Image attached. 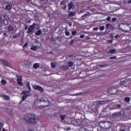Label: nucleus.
I'll return each instance as SVG.
<instances>
[{
    "label": "nucleus",
    "instance_id": "4d7b16f0",
    "mask_svg": "<svg viewBox=\"0 0 131 131\" xmlns=\"http://www.w3.org/2000/svg\"><path fill=\"white\" fill-rule=\"evenodd\" d=\"M27 29H28V26H26L25 27V30H27Z\"/></svg>",
    "mask_w": 131,
    "mask_h": 131
},
{
    "label": "nucleus",
    "instance_id": "7ed1b4c3",
    "mask_svg": "<svg viewBox=\"0 0 131 131\" xmlns=\"http://www.w3.org/2000/svg\"><path fill=\"white\" fill-rule=\"evenodd\" d=\"M99 125L101 128H104L105 129H108L112 126V123L110 122H100L99 123Z\"/></svg>",
    "mask_w": 131,
    "mask_h": 131
},
{
    "label": "nucleus",
    "instance_id": "f3484780",
    "mask_svg": "<svg viewBox=\"0 0 131 131\" xmlns=\"http://www.w3.org/2000/svg\"><path fill=\"white\" fill-rule=\"evenodd\" d=\"M78 38L77 37H75L74 39H72L70 41V45L71 46L73 43H74L75 41H77Z\"/></svg>",
    "mask_w": 131,
    "mask_h": 131
},
{
    "label": "nucleus",
    "instance_id": "a211bd4d",
    "mask_svg": "<svg viewBox=\"0 0 131 131\" xmlns=\"http://www.w3.org/2000/svg\"><path fill=\"white\" fill-rule=\"evenodd\" d=\"M21 95H24V96L27 95V96L28 97V96H29V92H28V91L24 90L21 93Z\"/></svg>",
    "mask_w": 131,
    "mask_h": 131
},
{
    "label": "nucleus",
    "instance_id": "0eeeda50",
    "mask_svg": "<svg viewBox=\"0 0 131 131\" xmlns=\"http://www.w3.org/2000/svg\"><path fill=\"white\" fill-rule=\"evenodd\" d=\"M33 90H35V91H39L40 93H42V92L45 91V89H43V88L41 87V86L39 85H33Z\"/></svg>",
    "mask_w": 131,
    "mask_h": 131
},
{
    "label": "nucleus",
    "instance_id": "e433bc0d",
    "mask_svg": "<svg viewBox=\"0 0 131 131\" xmlns=\"http://www.w3.org/2000/svg\"><path fill=\"white\" fill-rule=\"evenodd\" d=\"M4 37L3 38H6V37H8L9 35H8V33L4 32L3 34Z\"/></svg>",
    "mask_w": 131,
    "mask_h": 131
},
{
    "label": "nucleus",
    "instance_id": "bb28decb",
    "mask_svg": "<svg viewBox=\"0 0 131 131\" xmlns=\"http://www.w3.org/2000/svg\"><path fill=\"white\" fill-rule=\"evenodd\" d=\"M20 35H21V33L18 32L16 35H13L12 37L13 38H17L19 37Z\"/></svg>",
    "mask_w": 131,
    "mask_h": 131
},
{
    "label": "nucleus",
    "instance_id": "7c9ffc66",
    "mask_svg": "<svg viewBox=\"0 0 131 131\" xmlns=\"http://www.w3.org/2000/svg\"><path fill=\"white\" fill-rule=\"evenodd\" d=\"M1 83L3 84V85H6V84L7 83V81L5 79H2L1 80Z\"/></svg>",
    "mask_w": 131,
    "mask_h": 131
},
{
    "label": "nucleus",
    "instance_id": "2eb2a0df",
    "mask_svg": "<svg viewBox=\"0 0 131 131\" xmlns=\"http://www.w3.org/2000/svg\"><path fill=\"white\" fill-rule=\"evenodd\" d=\"M120 114H121V113H120V112L114 113L113 114V117H114V118H115L116 117H119V115H120Z\"/></svg>",
    "mask_w": 131,
    "mask_h": 131
},
{
    "label": "nucleus",
    "instance_id": "79ce46f5",
    "mask_svg": "<svg viewBox=\"0 0 131 131\" xmlns=\"http://www.w3.org/2000/svg\"><path fill=\"white\" fill-rule=\"evenodd\" d=\"M117 20V18L116 17H113L112 19V22H115V21H116Z\"/></svg>",
    "mask_w": 131,
    "mask_h": 131
},
{
    "label": "nucleus",
    "instance_id": "0e129e2a",
    "mask_svg": "<svg viewBox=\"0 0 131 131\" xmlns=\"http://www.w3.org/2000/svg\"><path fill=\"white\" fill-rule=\"evenodd\" d=\"M64 9L66 10V8H67V5H65L64 7Z\"/></svg>",
    "mask_w": 131,
    "mask_h": 131
},
{
    "label": "nucleus",
    "instance_id": "680f3d73",
    "mask_svg": "<svg viewBox=\"0 0 131 131\" xmlns=\"http://www.w3.org/2000/svg\"><path fill=\"white\" fill-rule=\"evenodd\" d=\"M69 26H72V23H69Z\"/></svg>",
    "mask_w": 131,
    "mask_h": 131
},
{
    "label": "nucleus",
    "instance_id": "a878e982",
    "mask_svg": "<svg viewBox=\"0 0 131 131\" xmlns=\"http://www.w3.org/2000/svg\"><path fill=\"white\" fill-rule=\"evenodd\" d=\"M126 83V80H124L120 82L119 84L120 85H124Z\"/></svg>",
    "mask_w": 131,
    "mask_h": 131
},
{
    "label": "nucleus",
    "instance_id": "412c9836",
    "mask_svg": "<svg viewBox=\"0 0 131 131\" xmlns=\"http://www.w3.org/2000/svg\"><path fill=\"white\" fill-rule=\"evenodd\" d=\"M33 68L34 69H38V68H39V64L38 63H34L33 66Z\"/></svg>",
    "mask_w": 131,
    "mask_h": 131
},
{
    "label": "nucleus",
    "instance_id": "a19ab883",
    "mask_svg": "<svg viewBox=\"0 0 131 131\" xmlns=\"http://www.w3.org/2000/svg\"><path fill=\"white\" fill-rule=\"evenodd\" d=\"M106 42L107 43H112L113 41L112 40H106Z\"/></svg>",
    "mask_w": 131,
    "mask_h": 131
},
{
    "label": "nucleus",
    "instance_id": "ea45409f",
    "mask_svg": "<svg viewBox=\"0 0 131 131\" xmlns=\"http://www.w3.org/2000/svg\"><path fill=\"white\" fill-rule=\"evenodd\" d=\"M51 66L52 68H56V64L55 63H51Z\"/></svg>",
    "mask_w": 131,
    "mask_h": 131
},
{
    "label": "nucleus",
    "instance_id": "69168bd1",
    "mask_svg": "<svg viewBox=\"0 0 131 131\" xmlns=\"http://www.w3.org/2000/svg\"><path fill=\"white\" fill-rule=\"evenodd\" d=\"M2 131H6V129H5V128H3Z\"/></svg>",
    "mask_w": 131,
    "mask_h": 131
},
{
    "label": "nucleus",
    "instance_id": "c756f323",
    "mask_svg": "<svg viewBox=\"0 0 131 131\" xmlns=\"http://www.w3.org/2000/svg\"><path fill=\"white\" fill-rule=\"evenodd\" d=\"M79 131H90L89 129L84 128V127H81L79 128Z\"/></svg>",
    "mask_w": 131,
    "mask_h": 131
},
{
    "label": "nucleus",
    "instance_id": "473e14b6",
    "mask_svg": "<svg viewBox=\"0 0 131 131\" xmlns=\"http://www.w3.org/2000/svg\"><path fill=\"white\" fill-rule=\"evenodd\" d=\"M61 120H64L65 119V118L66 117V116L64 115H61L59 116Z\"/></svg>",
    "mask_w": 131,
    "mask_h": 131
},
{
    "label": "nucleus",
    "instance_id": "f704fd0d",
    "mask_svg": "<svg viewBox=\"0 0 131 131\" xmlns=\"http://www.w3.org/2000/svg\"><path fill=\"white\" fill-rule=\"evenodd\" d=\"M65 34L66 35V36H69V35H70V32H69V31L66 30L65 31Z\"/></svg>",
    "mask_w": 131,
    "mask_h": 131
},
{
    "label": "nucleus",
    "instance_id": "dca6fc26",
    "mask_svg": "<svg viewBox=\"0 0 131 131\" xmlns=\"http://www.w3.org/2000/svg\"><path fill=\"white\" fill-rule=\"evenodd\" d=\"M42 33L41 29H39L37 31L35 32V35H37L38 36H39V35H41Z\"/></svg>",
    "mask_w": 131,
    "mask_h": 131
},
{
    "label": "nucleus",
    "instance_id": "f257e3e1",
    "mask_svg": "<svg viewBox=\"0 0 131 131\" xmlns=\"http://www.w3.org/2000/svg\"><path fill=\"white\" fill-rule=\"evenodd\" d=\"M24 119L28 124H36L39 120L38 117L34 114H27L24 116Z\"/></svg>",
    "mask_w": 131,
    "mask_h": 131
},
{
    "label": "nucleus",
    "instance_id": "c9c22d12",
    "mask_svg": "<svg viewBox=\"0 0 131 131\" xmlns=\"http://www.w3.org/2000/svg\"><path fill=\"white\" fill-rule=\"evenodd\" d=\"M77 32L76 31H73L72 32V35H78Z\"/></svg>",
    "mask_w": 131,
    "mask_h": 131
},
{
    "label": "nucleus",
    "instance_id": "cd10ccee",
    "mask_svg": "<svg viewBox=\"0 0 131 131\" xmlns=\"http://www.w3.org/2000/svg\"><path fill=\"white\" fill-rule=\"evenodd\" d=\"M89 15H90V12H87L85 14H84L81 16L82 19H83V18H85V17H88Z\"/></svg>",
    "mask_w": 131,
    "mask_h": 131
},
{
    "label": "nucleus",
    "instance_id": "37998d69",
    "mask_svg": "<svg viewBox=\"0 0 131 131\" xmlns=\"http://www.w3.org/2000/svg\"><path fill=\"white\" fill-rule=\"evenodd\" d=\"M107 66V64L99 65V66H98V67H101V68H103V67H106Z\"/></svg>",
    "mask_w": 131,
    "mask_h": 131
},
{
    "label": "nucleus",
    "instance_id": "de8ad7c7",
    "mask_svg": "<svg viewBox=\"0 0 131 131\" xmlns=\"http://www.w3.org/2000/svg\"><path fill=\"white\" fill-rule=\"evenodd\" d=\"M57 40H58V41L60 42L61 41H62V37H59L57 38Z\"/></svg>",
    "mask_w": 131,
    "mask_h": 131
},
{
    "label": "nucleus",
    "instance_id": "774afa93",
    "mask_svg": "<svg viewBox=\"0 0 131 131\" xmlns=\"http://www.w3.org/2000/svg\"><path fill=\"white\" fill-rule=\"evenodd\" d=\"M120 131H125L124 129H121Z\"/></svg>",
    "mask_w": 131,
    "mask_h": 131
},
{
    "label": "nucleus",
    "instance_id": "5fc2aeb1",
    "mask_svg": "<svg viewBox=\"0 0 131 131\" xmlns=\"http://www.w3.org/2000/svg\"><path fill=\"white\" fill-rule=\"evenodd\" d=\"M3 124L0 123V129H2V128H3Z\"/></svg>",
    "mask_w": 131,
    "mask_h": 131
},
{
    "label": "nucleus",
    "instance_id": "9d476101",
    "mask_svg": "<svg viewBox=\"0 0 131 131\" xmlns=\"http://www.w3.org/2000/svg\"><path fill=\"white\" fill-rule=\"evenodd\" d=\"M24 64L26 67H31L32 66V62L30 60H25Z\"/></svg>",
    "mask_w": 131,
    "mask_h": 131
},
{
    "label": "nucleus",
    "instance_id": "09e8293b",
    "mask_svg": "<svg viewBox=\"0 0 131 131\" xmlns=\"http://www.w3.org/2000/svg\"><path fill=\"white\" fill-rule=\"evenodd\" d=\"M106 21H110L111 20V17H110V16L107 17L106 18Z\"/></svg>",
    "mask_w": 131,
    "mask_h": 131
},
{
    "label": "nucleus",
    "instance_id": "bf43d9fd",
    "mask_svg": "<svg viewBox=\"0 0 131 131\" xmlns=\"http://www.w3.org/2000/svg\"><path fill=\"white\" fill-rule=\"evenodd\" d=\"M71 9H72V5H71V7H70L69 8V11H70V10H71Z\"/></svg>",
    "mask_w": 131,
    "mask_h": 131
},
{
    "label": "nucleus",
    "instance_id": "6e6552de",
    "mask_svg": "<svg viewBox=\"0 0 131 131\" xmlns=\"http://www.w3.org/2000/svg\"><path fill=\"white\" fill-rule=\"evenodd\" d=\"M107 30H114V26L111 24H107L105 25V31H107Z\"/></svg>",
    "mask_w": 131,
    "mask_h": 131
},
{
    "label": "nucleus",
    "instance_id": "aec40b11",
    "mask_svg": "<svg viewBox=\"0 0 131 131\" xmlns=\"http://www.w3.org/2000/svg\"><path fill=\"white\" fill-rule=\"evenodd\" d=\"M124 101L126 103H129L130 101V98L129 97H126L124 98Z\"/></svg>",
    "mask_w": 131,
    "mask_h": 131
},
{
    "label": "nucleus",
    "instance_id": "338daca9",
    "mask_svg": "<svg viewBox=\"0 0 131 131\" xmlns=\"http://www.w3.org/2000/svg\"><path fill=\"white\" fill-rule=\"evenodd\" d=\"M128 3L129 4H131V0H129V1H128Z\"/></svg>",
    "mask_w": 131,
    "mask_h": 131
},
{
    "label": "nucleus",
    "instance_id": "603ef678",
    "mask_svg": "<svg viewBox=\"0 0 131 131\" xmlns=\"http://www.w3.org/2000/svg\"><path fill=\"white\" fill-rule=\"evenodd\" d=\"M84 34H82L80 36V38H84Z\"/></svg>",
    "mask_w": 131,
    "mask_h": 131
},
{
    "label": "nucleus",
    "instance_id": "052dcab7",
    "mask_svg": "<svg viewBox=\"0 0 131 131\" xmlns=\"http://www.w3.org/2000/svg\"><path fill=\"white\" fill-rule=\"evenodd\" d=\"M111 40L113 41V38H114V37L112 35L111 36Z\"/></svg>",
    "mask_w": 131,
    "mask_h": 131
},
{
    "label": "nucleus",
    "instance_id": "72a5a7b5",
    "mask_svg": "<svg viewBox=\"0 0 131 131\" xmlns=\"http://www.w3.org/2000/svg\"><path fill=\"white\" fill-rule=\"evenodd\" d=\"M27 97H28L27 95L23 96L22 98H21L22 101H25V100H26V98H27Z\"/></svg>",
    "mask_w": 131,
    "mask_h": 131
},
{
    "label": "nucleus",
    "instance_id": "9b49d317",
    "mask_svg": "<svg viewBox=\"0 0 131 131\" xmlns=\"http://www.w3.org/2000/svg\"><path fill=\"white\" fill-rule=\"evenodd\" d=\"M0 63H2L4 66H9V62L5 59H0Z\"/></svg>",
    "mask_w": 131,
    "mask_h": 131
},
{
    "label": "nucleus",
    "instance_id": "6ab92c4d",
    "mask_svg": "<svg viewBox=\"0 0 131 131\" xmlns=\"http://www.w3.org/2000/svg\"><path fill=\"white\" fill-rule=\"evenodd\" d=\"M2 22L4 25H8L9 24V21L7 18H4L2 20Z\"/></svg>",
    "mask_w": 131,
    "mask_h": 131
},
{
    "label": "nucleus",
    "instance_id": "13d9d810",
    "mask_svg": "<svg viewBox=\"0 0 131 131\" xmlns=\"http://www.w3.org/2000/svg\"><path fill=\"white\" fill-rule=\"evenodd\" d=\"M67 129L68 130H71V128L70 127H68L67 128Z\"/></svg>",
    "mask_w": 131,
    "mask_h": 131
},
{
    "label": "nucleus",
    "instance_id": "f8f14e48",
    "mask_svg": "<svg viewBox=\"0 0 131 131\" xmlns=\"http://www.w3.org/2000/svg\"><path fill=\"white\" fill-rule=\"evenodd\" d=\"M2 98H3L5 101H9L10 100V97L6 94H3L0 96Z\"/></svg>",
    "mask_w": 131,
    "mask_h": 131
},
{
    "label": "nucleus",
    "instance_id": "1a4fd4ad",
    "mask_svg": "<svg viewBox=\"0 0 131 131\" xmlns=\"http://www.w3.org/2000/svg\"><path fill=\"white\" fill-rule=\"evenodd\" d=\"M17 81L18 85L20 86H22L23 85V82H22V78L20 75H17Z\"/></svg>",
    "mask_w": 131,
    "mask_h": 131
},
{
    "label": "nucleus",
    "instance_id": "39448f33",
    "mask_svg": "<svg viewBox=\"0 0 131 131\" xmlns=\"http://www.w3.org/2000/svg\"><path fill=\"white\" fill-rule=\"evenodd\" d=\"M104 104H105L104 101H96L93 102V106H94V105H95V110H98V109H99V108L100 107V106H102V105H104Z\"/></svg>",
    "mask_w": 131,
    "mask_h": 131
},
{
    "label": "nucleus",
    "instance_id": "2f4dec72",
    "mask_svg": "<svg viewBox=\"0 0 131 131\" xmlns=\"http://www.w3.org/2000/svg\"><path fill=\"white\" fill-rule=\"evenodd\" d=\"M68 66H69V67H72V66H73V62L69 61L68 63Z\"/></svg>",
    "mask_w": 131,
    "mask_h": 131
},
{
    "label": "nucleus",
    "instance_id": "6e6d98bb",
    "mask_svg": "<svg viewBox=\"0 0 131 131\" xmlns=\"http://www.w3.org/2000/svg\"><path fill=\"white\" fill-rule=\"evenodd\" d=\"M98 29H99V28H98V27H95V28H94L93 30H96V31H97V30H98Z\"/></svg>",
    "mask_w": 131,
    "mask_h": 131
},
{
    "label": "nucleus",
    "instance_id": "4468645a",
    "mask_svg": "<svg viewBox=\"0 0 131 131\" xmlns=\"http://www.w3.org/2000/svg\"><path fill=\"white\" fill-rule=\"evenodd\" d=\"M49 39L50 41H55L56 40V39L54 37V35L53 34H50L49 36Z\"/></svg>",
    "mask_w": 131,
    "mask_h": 131
},
{
    "label": "nucleus",
    "instance_id": "f03ea898",
    "mask_svg": "<svg viewBox=\"0 0 131 131\" xmlns=\"http://www.w3.org/2000/svg\"><path fill=\"white\" fill-rule=\"evenodd\" d=\"M43 103V104H44V105H40L39 106V108H40L41 109H43L45 108H48L50 105V102H49V101L46 100L43 98H40L39 99H37L35 100L34 104L35 105H39V104H41V103Z\"/></svg>",
    "mask_w": 131,
    "mask_h": 131
},
{
    "label": "nucleus",
    "instance_id": "a18cd8bd",
    "mask_svg": "<svg viewBox=\"0 0 131 131\" xmlns=\"http://www.w3.org/2000/svg\"><path fill=\"white\" fill-rule=\"evenodd\" d=\"M28 46V43L27 42H26L23 46V48H26V47H27Z\"/></svg>",
    "mask_w": 131,
    "mask_h": 131
},
{
    "label": "nucleus",
    "instance_id": "3c124183",
    "mask_svg": "<svg viewBox=\"0 0 131 131\" xmlns=\"http://www.w3.org/2000/svg\"><path fill=\"white\" fill-rule=\"evenodd\" d=\"M116 56H112V57H111L110 58V59H111V60H112V59H116Z\"/></svg>",
    "mask_w": 131,
    "mask_h": 131
},
{
    "label": "nucleus",
    "instance_id": "e2e57ef3",
    "mask_svg": "<svg viewBox=\"0 0 131 131\" xmlns=\"http://www.w3.org/2000/svg\"><path fill=\"white\" fill-rule=\"evenodd\" d=\"M118 108H121V104H118Z\"/></svg>",
    "mask_w": 131,
    "mask_h": 131
},
{
    "label": "nucleus",
    "instance_id": "c85d7f7f",
    "mask_svg": "<svg viewBox=\"0 0 131 131\" xmlns=\"http://www.w3.org/2000/svg\"><path fill=\"white\" fill-rule=\"evenodd\" d=\"M26 85L29 90V91H31V88L30 87V83L29 82H27Z\"/></svg>",
    "mask_w": 131,
    "mask_h": 131
},
{
    "label": "nucleus",
    "instance_id": "58836bf2",
    "mask_svg": "<svg viewBox=\"0 0 131 131\" xmlns=\"http://www.w3.org/2000/svg\"><path fill=\"white\" fill-rule=\"evenodd\" d=\"M69 17H73L74 16V13L73 12H71L69 14Z\"/></svg>",
    "mask_w": 131,
    "mask_h": 131
},
{
    "label": "nucleus",
    "instance_id": "5701e85b",
    "mask_svg": "<svg viewBox=\"0 0 131 131\" xmlns=\"http://www.w3.org/2000/svg\"><path fill=\"white\" fill-rule=\"evenodd\" d=\"M12 7L13 6L12 5L9 4L6 6V10H11Z\"/></svg>",
    "mask_w": 131,
    "mask_h": 131
},
{
    "label": "nucleus",
    "instance_id": "864d4df0",
    "mask_svg": "<svg viewBox=\"0 0 131 131\" xmlns=\"http://www.w3.org/2000/svg\"><path fill=\"white\" fill-rule=\"evenodd\" d=\"M118 37H119V35L118 34L115 36V38L116 39H117V38H118Z\"/></svg>",
    "mask_w": 131,
    "mask_h": 131
},
{
    "label": "nucleus",
    "instance_id": "ddd939ff",
    "mask_svg": "<svg viewBox=\"0 0 131 131\" xmlns=\"http://www.w3.org/2000/svg\"><path fill=\"white\" fill-rule=\"evenodd\" d=\"M7 30L10 32H13L15 31V28H14V27L12 26L11 25H9L7 27Z\"/></svg>",
    "mask_w": 131,
    "mask_h": 131
},
{
    "label": "nucleus",
    "instance_id": "4c0bfd02",
    "mask_svg": "<svg viewBox=\"0 0 131 131\" xmlns=\"http://www.w3.org/2000/svg\"><path fill=\"white\" fill-rule=\"evenodd\" d=\"M99 29L100 30H102V31L104 30L105 29V26H100L99 27Z\"/></svg>",
    "mask_w": 131,
    "mask_h": 131
},
{
    "label": "nucleus",
    "instance_id": "49530a36",
    "mask_svg": "<svg viewBox=\"0 0 131 131\" xmlns=\"http://www.w3.org/2000/svg\"><path fill=\"white\" fill-rule=\"evenodd\" d=\"M85 11V9H83L82 10L80 11V13L82 14L83 12Z\"/></svg>",
    "mask_w": 131,
    "mask_h": 131
},
{
    "label": "nucleus",
    "instance_id": "20e7f679",
    "mask_svg": "<svg viewBox=\"0 0 131 131\" xmlns=\"http://www.w3.org/2000/svg\"><path fill=\"white\" fill-rule=\"evenodd\" d=\"M41 43L38 41H35L33 43V46L30 48L32 51H37L38 49H40Z\"/></svg>",
    "mask_w": 131,
    "mask_h": 131
},
{
    "label": "nucleus",
    "instance_id": "8fccbe9b",
    "mask_svg": "<svg viewBox=\"0 0 131 131\" xmlns=\"http://www.w3.org/2000/svg\"><path fill=\"white\" fill-rule=\"evenodd\" d=\"M125 80H126V82H128L131 81V78L125 79Z\"/></svg>",
    "mask_w": 131,
    "mask_h": 131
},
{
    "label": "nucleus",
    "instance_id": "423d86ee",
    "mask_svg": "<svg viewBox=\"0 0 131 131\" xmlns=\"http://www.w3.org/2000/svg\"><path fill=\"white\" fill-rule=\"evenodd\" d=\"M36 26V24L34 23L32 25L30 26L28 28V30L27 31V33L29 34H32L33 33V30H34V28Z\"/></svg>",
    "mask_w": 131,
    "mask_h": 131
},
{
    "label": "nucleus",
    "instance_id": "393cba45",
    "mask_svg": "<svg viewBox=\"0 0 131 131\" xmlns=\"http://www.w3.org/2000/svg\"><path fill=\"white\" fill-rule=\"evenodd\" d=\"M48 0H40V3L42 5H46L48 3Z\"/></svg>",
    "mask_w": 131,
    "mask_h": 131
},
{
    "label": "nucleus",
    "instance_id": "b1692460",
    "mask_svg": "<svg viewBox=\"0 0 131 131\" xmlns=\"http://www.w3.org/2000/svg\"><path fill=\"white\" fill-rule=\"evenodd\" d=\"M116 52V49H114L110 50L108 52V54H114Z\"/></svg>",
    "mask_w": 131,
    "mask_h": 131
},
{
    "label": "nucleus",
    "instance_id": "4be33fe9",
    "mask_svg": "<svg viewBox=\"0 0 131 131\" xmlns=\"http://www.w3.org/2000/svg\"><path fill=\"white\" fill-rule=\"evenodd\" d=\"M60 69H61V70H68V69H69V67L67 66H63L60 67Z\"/></svg>",
    "mask_w": 131,
    "mask_h": 131
},
{
    "label": "nucleus",
    "instance_id": "c03bdc74",
    "mask_svg": "<svg viewBox=\"0 0 131 131\" xmlns=\"http://www.w3.org/2000/svg\"><path fill=\"white\" fill-rule=\"evenodd\" d=\"M65 4H66L65 1H62L61 2L60 5H61V6H65Z\"/></svg>",
    "mask_w": 131,
    "mask_h": 131
}]
</instances>
